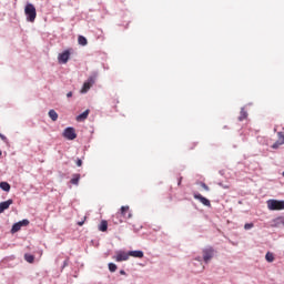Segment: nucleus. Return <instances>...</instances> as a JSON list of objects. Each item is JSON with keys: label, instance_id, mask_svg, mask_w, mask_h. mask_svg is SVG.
<instances>
[{"label": "nucleus", "instance_id": "nucleus-15", "mask_svg": "<svg viewBox=\"0 0 284 284\" xmlns=\"http://www.w3.org/2000/svg\"><path fill=\"white\" fill-rule=\"evenodd\" d=\"M100 232H106L108 231V221L103 220L101 224L99 225Z\"/></svg>", "mask_w": 284, "mask_h": 284}, {"label": "nucleus", "instance_id": "nucleus-24", "mask_svg": "<svg viewBox=\"0 0 284 284\" xmlns=\"http://www.w3.org/2000/svg\"><path fill=\"white\" fill-rule=\"evenodd\" d=\"M281 145H283L278 140L272 145L273 150H278V148H281Z\"/></svg>", "mask_w": 284, "mask_h": 284}, {"label": "nucleus", "instance_id": "nucleus-4", "mask_svg": "<svg viewBox=\"0 0 284 284\" xmlns=\"http://www.w3.org/2000/svg\"><path fill=\"white\" fill-rule=\"evenodd\" d=\"M28 225H30V221L28 220H22L18 223H14L11 229V234H17V232H19L22 227H28Z\"/></svg>", "mask_w": 284, "mask_h": 284}, {"label": "nucleus", "instance_id": "nucleus-34", "mask_svg": "<svg viewBox=\"0 0 284 284\" xmlns=\"http://www.w3.org/2000/svg\"><path fill=\"white\" fill-rule=\"evenodd\" d=\"M83 223H84V222H78V225H80V226H81V225H83Z\"/></svg>", "mask_w": 284, "mask_h": 284}, {"label": "nucleus", "instance_id": "nucleus-27", "mask_svg": "<svg viewBox=\"0 0 284 284\" xmlns=\"http://www.w3.org/2000/svg\"><path fill=\"white\" fill-rule=\"evenodd\" d=\"M252 227H254V223H246L244 225V230H252Z\"/></svg>", "mask_w": 284, "mask_h": 284}, {"label": "nucleus", "instance_id": "nucleus-16", "mask_svg": "<svg viewBox=\"0 0 284 284\" xmlns=\"http://www.w3.org/2000/svg\"><path fill=\"white\" fill-rule=\"evenodd\" d=\"M78 43L79 45H88V39L83 36H79Z\"/></svg>", "mask_w": 284, "mask_h": 284}, {"label": "nucleus", "instance_id": "nucleus-9", "mask_svg": "<svg viewBox=\"0 0 284 284\" xmlns=\"http://www.w3.org/2000/svg\"><path fill=\"white\" fill-rule=\"evenodd\" d=\"M130 258V253L120 252L115 256V261L118 263H121L122 261H128Z\"/></svg>", "mask_w": 284, "mask_h": 284}, {"label": "nucleus", "instance_id": "nucleus-26", "mask_svg": "<svg viewBox=\"0 0 284 284\" xmlns=\"http://www.w3.org/2000/svg\"><path fill=\"white\" fill-rule=\"evenodd\" d=\"M200 185L203 187V190H205V192H210V186H207V184L201 182Z\"/></svg>", "mask_w": 284, "mask_h": 284}, {"label": "nucleus", "instance_id": "nucleus-23", "mask_svg": "<svg viewBox=\"0 0 284 284\" xmlns=\"http://www.w3.org/2000/svg\"><path fill=\"white\" fill-rule=\"evenodd\" d=\"M281 145H283L278 140L272 145L273 150H278V148H281Z\"/></svg>", "mask_w": 284, "mask_h": 284}, {"label": "nucleus", "instance_id": "nucleus-19", "mask_svg": "<svg viewBox=\"0 0 284 284\" xmlns=\"http://www.w3.org/2000/svg\"><path fill=\"white\" fill-rule=\"evenodd\" d=\"M0 187L3 192H10V184L8 182H1Z\"/></svg>", "mask_w": 284, "mask_h": 284}, {"label": "nucleus", "instance_id": "nucleus-35", "mask_svg": "<svg viewBox=\"0 0 284 284\" xmlns=\"http://www.w3.org/2000/svg\"><path fill=\"white\" fill-rule=\"evenodd\" d=\"M197 261H199V263H201V258H199Z\"/></svg>", "mask_w": 284, "mask_h": 284}, {"label": "nucleus", "instance_id": "nucleus-22", "mask_svg": "<svg viewBox=\"0 0 284 284\" xmlns=\"http://www.w3.org/2000/svg\"><path fill=\"white\" fill-rule=\"evenodd\" d=\"M277 141H280L284 145V134H283V132H277Z\"/></svg>", "mask_w": 284, "mask_h": 284}, {"label": "nucleus", "instance_id": "nucleus-14", "mask_svg": "<svg viewBox=\"0 0 284 284\" xmlns=\"http://www.w3.org/2000/svg\"><path fill=\"white\" fill-rule=\"evenodd\" d=\"M49 116H50L51 121H57L59 119V113H57V111L51 109L49 111Z\"/></svg>", "mask_w": 284, "mask_h": 284}, {"label": "nucleus", "instance_id": "nucleus-36", "mask_svg": "<svg viewBox=\"0 0 284 284\" xmlns=\"http://www.w3.org/2000/svg\"><path fill=\"white\" fill-rule=\"evenodd\" d=\"M0 156H1V151H0Z\"/></svg>", "mask_w": 284, "mask_h": 284}, {"label": "nucleus", "instance_id": "nucleus-17", "mask_svg": "<svg viewBox=\"0 0 284 284\" xmlns=\"http://www.w3.org/2000/svg\"><path fill=\"white\" fill-rule=\"evenodd\" d=\"M81 180V175L80 174H75L73 175V178L71 179V183L72 185H79V181Z\"/></svg>", "mask_w": 284, "mask_h": 284}, {"label": "nucleus", "instance_id": "nucleus-31", "mask_svg": "<svg viewBox=\"0 0 284 284\" xmlns=\"http://www.w3.org/2000/svg\"><path fill=\"white\" fill-rule=\"evenodd\" d=\"M71 97H72V91H70V92L67 93V98H68V99H71Z\"/></svg>", "mask_w": 284, "mask_h": 284}, {"label": "nucleus", "instance_id": "nucleus-30", "mask_svg": "<svg viewBox=\"0 0 284 284\" xmlns=\"http://www.w3.org/2000/svg\"><path fill=\"white\" fill-rule=\"evenodd\" d=\"M0 139H1L2 141H8V138H6V135H3V134H1V133H0Z\"/></svg>", "mask_w": 284, "mask_h": 284}, {"label": "nucleus", "instance_id": "nucleus-25", "mask_svg": "<svg viewBox=\"0 0 284 284\" xmlns=\"http://www.w3.org/2000/svg\"><path fill=\"white\" fill-rule=\"evenodd\" d=\"M109 270H110V272H116V264L110 263L109 264Z\"/></svg>", "mask_w": 284, "mask_h": 284}, {"label": "nucleus", "instance_id": "nucleus-10", "mask_svg": "<svg viewBox=\"0 0 284 284\" xmlns=\"http://www.w3.org/2000/svg\"><path fill=\"white\" fill-rule=\"evenodd\" d=\"M13 201L12 200H7L4 202L0 203V214H3L6 210H8L12 205Z\"/></svg>", "mask_w": 284, "mask_h": 284}, {"label": "nucleus", "instance_id": "nucleus-21", "mask_svg": "<svg viewBox=\"0 0 284 284\" xmlns=\"http://www.w3.org/2000/svg\"><path fill=\"white\" fill-rule=\"evenodd\" d=\"M267 263H274V253L267 252L265 255Z\"/></svg>", "mask_w": 284, "mask_h": 284}, {"label": "nucleus", "instance_id": "nucleus-1", "mask_svg": "<svg viewBox=\"0 0 284 284\" xmlns=\"http://www.w3.org/2000/svg\"><path fill=\"white\" fill-rule=\"evenodd\" d=\"M24 14L27 17V21L30 23H34V20L37 19V8L32 3H27L24 7Z\"/></svg>", "mask_w": 284, "mask_h": 284}, {"label": "nucleus", "instance_id": "nucleus-6", "mask_svg": "<svg viewBox=\"0 0 284 284\" xmlns=\"http://www.w3.org/2000/svg\"><path fill=\"white\" fill-rule=\"evenodd\" d=\"M64 139H68V141H74L77 139V132L74 131V128H67L63 132Z\"/></svg>", "mask_w": 284, "mask_h": 284}, {"label": "nucleus", "instance_id": "nucleus-33", "mask_svg": "<svg viewBox=\"0 0 284 284\" xmlns=\"http://www.w3.org/2000/svg\"><path fill=\"white\" fill-rule=\"evenodd\" d=\"M182 181H183V178H180L178 185H181Z\"/></svg>", "mask_w": 284, "mask_h": 284}, {"label": "nucleus", "instance_id": "nucleus-20", "mask_svg": "<svg viewBox=\"0 0 284 284\" xmlns=\"http://www.w3.org/2000/svg\"><path fill=\"white\" fill-rule=\"evenodd\" d=\"M24 261H27V263H34V255L26 253Z\"/></svg>", "mask_w": 284, "mask_h": 284}, {"label": "nucleus", "instance_id": "nucleus-8", "mask_svg": "<svg viewBox=\"0 0 284 284\" xmlns=\"http://www.w3.org/2000/svg\"><path fill=\"white\" fill-rule=\"evenodd\" d=\"M59 63H68L70 61V50H65L64 52L58 55Z\"/></svg>", "mask_w": 284, "mask_h": 284}, {"label": "nucleus", "instance_id": "nucleus-2", "mask_svg": "<svg viewBox=\"0 0 284 284\" xmlns=\"http://www.w3.org/2000/svg\"><path fill=\"white\" fill-rule=\"evenodd\" d=\"M266 205L268 210L272 212H278L281 210H284V201L283 200H268L266 202Z\"/></svg>", "mask_w": 284, "mask_h": 284}, {"label": "nucleus", "instance_id": "nucleus-18", "mask_svg": "<svg viewBox=\"0 0 284 284\" xmlns=\"http://www.w3.org/2000/svg\"><path fill=\"white\" fill-rule=\"evenodd\" d=\"M247 119V111L245 109H241L239 121H245Z\"/></svg>", "mask_w": 284, "mask_h": 284}, {"label": "nucleus", "instance_id": "nucleus-12", "mask_svg": "<svg viewBox=\"0 0 284 284\" xmlns=\"http://www.w3.org/2000/svg\"><path fill=\"white\" fill-rule=\"evenodd\" d=\"M129 256H132L133 258H143L144 254L143 251H130Z\"/></svg>", "mask_w": 284, "mask_h": 284}, {"label": "nucleus", "instance_id": "nucleus-13", "mask_svg": "<svg viewBox=\"0 0 284 284\" xmlns=\"http://www.w3.org/2000/svg\"><path fill=\"white\" fill-rule=\"evenodd\" d=\"M90 114V110H85L83 113L77 116V121H85Z\"/></svg>", "mask_w": 284, "mask_h": 284}, {"label": "nucleus", "instance_id": "nucleus-28", "mask_svg": "<svg viewBox=\"0 0 284 284\" xmlns=\"http://www.w3.org/2000/svg\"><path fill=\"white\" fill-rule=\"evenodd\" d=\"M277 223H278L280 225H284V217H278V219H277Z\"/></svg>", "mask_w": 284, "mask_h": 284}, {"label": "nucleus", "instance_id": "nucleus-3", "mask_svg": "<svg viewBox=\"0 0 284 284\" xmlns=\"http://www.w3.org/2000/svg\"><path fill=\"white\" fill-rule=\"evenodd\" d=\"M97 78L94 75L89 77L88 80L83 83L82 89L80 90L81 94H87V92L90 91V88H92Z\"/></svg>", "mask_w": 284, "mask_h": 284}, {"label": "nucleus", "instance_id": "nucleus-7", "mask_svg": "<svg viewBox=\"0 0 284 284\" xmlns=\"http://www.w3.org/2000/svg\"><path fill=\"white\" fill-rule=\"evenodd\" d=\"M214 256V248L209 247L203 250V261L204 263H209L211 258Z\"/></svg>", "mask_w": 284, "mask_h": 284}, {"label": "nucleus", "instance_id": "nucleus-29", "mask_svg": "<svg viewBox=\"0 0 284 284\" xmlns=\"http://www.w3.org/2000/svg\"><path fill=\"white\" fill-rule=\"evenodd\" d=\"M77 165L78 168H81L83 165V161H81L80 159L77 161Z\"/></svg>", "mask_w": 284, "mask_h": 284}, {"label": "nucleus", "instance_id": "nucleus-5", "mask_svg": "<svg viewBox=\"0 0 284 284\" xmlns=\"http://www.w3.org/2000/svg\"><path fill=\"white\" fill-rule=\"evenodd\" d=\"M193 197L196 201H200V203H202V205H205V207H212V203L210 202V200H207L205 196L201 195V193H193Z\"/></svg>", "mask_w": 284, "mask_h": 284}, {"label": "nucleus", "instance_id": "nucleus-32", "mask_svg": "<svg viewBox=\"0 0 284 284\" xmlns=\"http://www.w3.org/2000/svg\"><path fill=\"white\" fill-rule=\"evenodd\" d=\"M120 274H121L122 276H125V271L121 270V271H120Z\"/></svg>", "mask_w": 284, "mask_h": 284}, {"label": "nucleus", "instance_id": "nucleus-11", "mask_svg": "<svg viewBox=\"0 0 284 284\" xmlns=\"http://www.w3.org/2000/svg\"><path fill=\"white\" fill-rule=\"evenodd\" d=\"M121 215L124 219H132V213H130V206H122L121 207Z\"/></svg>", "mask_w": 284, "mask_h": 284}]
</instances>
